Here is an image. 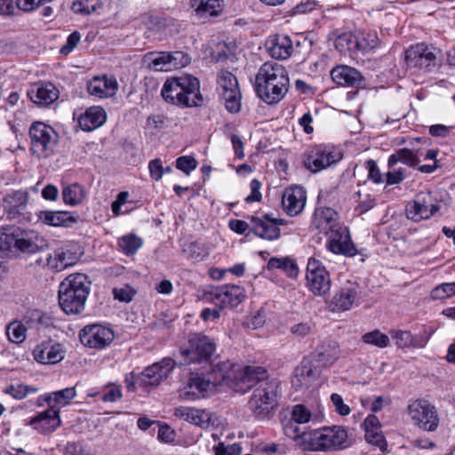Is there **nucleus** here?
Wrapping results in <instances>:
<instances>
[{
  "instance_id": "obj_44",
  "label": "nucleus",
  "mask_w": 455,
  "mask_h": 455,
  "mask_svg": "<svg viewBox=\"0 0 455 455\" xmlns=\"http://www.w3.org/2000/svg\"><path fill=\"white\" fill-rule=\"evenodd\" d=\"M85 188L77 183L70 184L62 190L63 201L66 204L75 206L82 204L86 198Z\"/></svg>"
},
{
  "instance_id": "obj_32",
  "label": "nucleus",
  "mask_w": 455,
  "mask_h": 455,
  "mask_svg": "<svg viewBox=\"0 0 455 455\" xmlns=\"http://www.w3.org/2000/svg\"><path fill=\"white\" fill-rule=\"evenodd\" d=\"M28 95L34 103L48 106L59 98V91L52 84H40L31 87Z\"/></svg>"
},
{
  "instance_id": "obj_63",
  "label": "nucleus",
  "mask_w": 455,
  "mask_h": 455,
  "mask_svg": "<svg viewBox=\"0 0 455 455\" xmlns=\"http://www.w3.org/2000/svg\"><path fill=\"white\" fill-rule=\"evenodd\" d=\"M331 402L338 414L341 416H347L351 412L350 407L344 403L340 395L333 393L331 395Z\"/></svg>"
},
{
  "instance_id": "obj_24",
  "label": "nucleus",
  "mask_w": 455,
  "mask_h": 455,
  "mask_svg": "<svg viewBox=\"0 0 455 455\" xmlns=\"http://www.w3.org/2000/svg\"><path fill=\"white\" fill-rule=\"evenodd\" d=\"M357 285L351 283L341 287L331 299L326 301L328 308L332 312L349 310L357 297Z\"/></svg>"
},
{
  "instance_id": "obj_45",
  "label": "nucleus",
  "mask_w": 455,
  "mask_h": 455,
  "mask_svg": "<svg viewBox=\"0 0 455 455\" xmlns=\"http://www.w3.org/2000/svg\"><path fill=\"white\" fill-rule=\"evenodd\" d=\"M403 163L408 166H416L420 161L416 153L408 148H400L389 156L387 165L393 168L397 163Z\"/></svg>"
},
{
  "instance_id": "obj_8",
  "label": "nucleus",
  "mask_w": 455,
  "mask_h": 455,
  "mask_svg": "<svg viewBox=\"0 0 455 455\" xmlns=\"http://www.w3.org/2000/svg\"><path fill=\"white\" fill-rule=\"evenodd\" d=\"M440 210V204L431 191H421L406 205V216L419 222L428 220Z\"/></svg>"
},
{
  "instance_id": "obj_6",
  "label": "nucleus",
  "mask_w": 455,
  "mask_h": 455,
  "mask_svg": "<svg viewBox=\"0 0 455 455\" xmlns=\"http://www.w3.org/2000/svg\"><path fill=\"white\" fill-rule=\"evenodd\" d=\"M30 150L38 157H48L53 152L58 134L52 127L42 122L34 123L29 129Z\"/></svg>"
},
{
  "instance_id": "obj_47",
  "label": "nucleus",
  "mask_w": 455,
  "mask_h": 455,
  "mask_svg": "<svg viewBox=\"0 0 455 455\" xmlns=\"http://www.w3.org/2000/svg\"><path fill=\"white\" fill-rule=\"evenodd\" d=\"M357 50L368 52L379 47L380 42L375 31H359L356 34Z\"/></svg>"
},
{
  "instance_id": "obj_52",
  "label": "nucleus",
  "mask_w": 455,
  "mask_h": 455,
  "mask_svg": "<svg viewBox=\"0 0 455 455\" xmlns=\"http://www.w3.org/2000/svg\"><path fill=\"white\" fill-rule=\"evenodd\" d=\"M64 455H96V451L88 443L84 441H75L66 443Z\"/></svg>"
},
{
  "instance_id": "obj_21",
  "label": "nucleus",
  "mask_w": 455,
  "mask_h": 455,
  "mask_svg": "<svg viewBox=\"0 0 455 455\" xmlns=\"http://www.w3.org/2000/svg\"><path fill=\"white\" fill-rule=\"evenodd\" d=\"M171 372L169 359L156 363L147 367L138 375V385L142 387L158 386Z\"/></svg>"
},
{
  "instance_id": "obj_16",
  "label": "nucleus",
  "mask_w": 455,
  "mask_h": 455,
  "mask_svg": "<svg viewBox=\"0 0 455 455\" xmlns=\"http://www.w3.org/2000/svg\"><path fill=\"white\" fill-rule=\"evenodd\" d=\"M286 221L283 219L272 218L269 214L262 218H251V230L258 236L267 240H276L280 237L279 226L284 225Z\"/></svg>"
},
{
  "instance_id": "obj_39",
  "label": "nucleus",
  "mask_w": 455,
  "mask_h": 455,
  "mask_svg": "<svg viewBox=\"0 0 455 455\" xmlns=\"http://www.w3.org/2000/svg\"><path fill=\"white\" fill-rule=\"evenodd\" d=\"M390 336L399 347H424L428 340V338L419 339L413 337L410 331L402 330L390 331Z\"/></svg>"
},
{
  "instance_id": "obj_37",
  "label": "nucleus",
  "mask_w": 455,
  "mask_h": 455,
  "mask_svg": "<svg viewBox=\"0 0 455 455\" xmlns=\"http://www.w3.org/2000/svg\"><path fill=\"white\" fill-rule=\"evenodd\" d=\"M175 415L201 427H207L211 419L209 412L191 407L176 408Z\"/></svg>"
},
{
  "instance_id": "obj_38",
  "label": "nucleus",
  "mask_w": 455,
  "mask_h": 455,
  "mask_svg": "<svg viewBox=\"0 0 455 455\" xmlns=\"http://www.w3.org/2000/svg\"><path fill=\"white\" fill-rule=\"evenodd\" d=\"M339 357V349L334 342H328L321 345L311 358L316 366L322 370L323 367L332 364Z\"/></svg>"
},
{
  "instance_id": "obj_31",
  "label": "nucleus",
  "mask_w": 455,
  "mask_h": 455,
  "mask_svg": "<svg viewBox=\"0 0 455 455\" xmlns=\"http://www.w3.org/2000/svg\"><path fill=\"white\" fill-rule=\"evenodd\" d=\"M64 350L60 344L42 343L36 346L33 351L36 362L44 364H54L64 358Z\"/></svg>"
},
{
  "instance_id": "obj_48",
  "label": "nucleus",
  "mask_w": 455,
  "mask_h": 455,
  "mask_svg": "<svg viewBox=\"0 0 455 455\" xmlns=\"http://www.w3.org/2000/svg\"><path fill=\"white\" fill-rule=\"evenodd\" d=\"M291 419L295 423L305 424L310 421H320L321 415L312 412L303 404H297L293 407Z\"/></svg>"
},
{
  "instance_id": "obj_26",
  "label": "nucleus",
  "mask_w": 455,
  "mask_h": 455,
  "mask_svg": "<svg viewBox=\"0 0 455 455\" xmlns=\"http://www.w3.org/2000/svg\"><path fill=\"white\" fill-rule=\"evenodd\" d=\"M77 117L80 128L84 132H92L104 124L107 119L105 110L99 106L87 108L84 113H74Z\"/></svg>"
},
{
  "instance_id": "obj_56",
  "label": "nucleus",
  "mask_w": 455,
  "mask_h": 455,
  "mask_svg": "<svg viewBox=\"0 0 455 455\" xmlns=\"http://www.w3.org/2000/svg\"><path fill=\"white\" fill-rule=\"evenodd\" d=\"M284 434L287 437L297 442V444L299 448L302 449V443L304 442L303 436L308 434V431H302L301 428L298 426V423L290 422L286 424L283 427Z\"/></svg>"
},
{
  "instance_id": "obj_60",
  "label": "nucleus",
  "mask_w": 455,
  "mask_h": 455,
  "mask_svg": "<svg viewBox=\"0 0 455 455\" xmlns=\"http://www.w3.org/2000/svg\"><path fill=\"white\" fill-rule=\"evenodd\" d=\"M130 194L127 191L120 192L116 200L111 204V211L115 217L120 216L128 212V210L123 211L122 208L129 202Z\"/></svg>"
},
{
  "instance_id": "obj_49",
  "label": "nucleus",
  "mask_w": 455,
  "mask_h": 455,
  "mask_svg": "<svg viewBox=\"0 0 455 455\" xmlns=\"http://www.w3.org/2000/svg\"><path fill=\"white\" fill-rule=\"evenodd\" d=\"M361 339L364 344L374 346L378 348H385L390 345L389 337L379 329L364 333Z\"/></svg>"
},
{
  "instance_id": "obj_59",
  "label": "nucleus",
  "mask_w": 455,
  "mask_h": 455,
  "mask_svg": "<svg viewBox=\"0 0 455 455\" xmlns=\"http://www.w3.org/2000/svg\"><path fill=\"white\" fill-rule=\"evenodd\" d=\"M122 390L120 385L115 383H108L103 391L102 401L114 403L122 398Z\"/></svg>"
},
{
  "instance_id": "obj_30",
  "label": "nucleus",
  "mask_w": 455,
  "mask_h": 455,
  "mask_svg": "<svg viewBox=\"0 0 455 455\" xmlns=\"http://www.w3.org/2000/svg\"><path fill=\"white\" fill-rule=\"evenodd\" d=\"M267 49L272 58L286 60L293 52V44L291 39L286 35H275L267 39Z\"/></svg>"
},
{
  "instance_id": "obj_57",
  "label": "nucleus",
  "mask_w": 455,
  "mask_h": 455,
  "mask_svg": "<svg viewBox=\"0 0 455 455\" xmlns=\"http://www.w3.org/2000/svg\"><path fill=\"white\" fill-rule=\"evenodd\" d=\"M315 329L311 321L297 323L291 326L290 331L295 338H304L310 335Z\"/></svg>"
},
{
  "instance_id": "obj_4",
  "label": "nucleus",
  "mask_w": 455,
  "mask_h": 455,
  "mask_svg": "<svg viewBox=\"0 0 455 455\" xmlns=\"http://www.w3.org/2000/svg\"><path fill=\"white\" fill-rule=\"evenodd\" d=\"M302 450L326 451L343 449L348 445L347 432L340 426L327 427L308 431L303 436Z\"/></svg>"
},
{
  "instance_id": "obj_53",
  "label": "nucleus",
  "mask_w": 455,
  "mask_h": 455,
  "mask_svg": "<svg viewBox=\"0 0 455 455\" xmlns=\"http://www.w3.org/2000/svg\"><path fill=\"white\" fill-rule=\"evenodd\" d=\"M356 34L343 33L335 40V46L340 52H358Z\"/></svg>"
},
{
  "instance_id": "obj_9",
  "label": "nucleus",
  "mask_w": 455,
  "mask_h": 455,
  "mask_svg": "<svg viewBox=\"0 0 455 455\" xmlns=\"http://www.w3.org/2000/svg\"><path fill=\"white\" fill-rule=\"evenodd\" d=\"M342 159L341 152L331 146L317 145L306 155L304 164L311 172H318Z\"/></svg>"
},
{
  "instance_id": "obj_40",
  "label": "nucleus",
  "mask_w": 455,
  "mask_h": 455,
  "mask_svg": "<svg viewBox=\"0 0 455 455\" xmlns=\"http://www.w3.org/2000/svg\"><path fill=\"white\" fill-rule=\"evenodd\" d=\"M15 229L12 228H0V257L16 256Z\"/></svg>"
},
{
  "instance_id": "obj_2",
  "label": "nucleus",
  "mask_w": 455,
  "mask_h": 455,
  "mask_svg": "<svg viewBox=\"0 0 455 455\" xmlns=\"http://www.w3.org/2000/svg\"><path fill=\"white\" fill-rule=\"evenodd\" d=\"M289 76L286 68L277 62H265L255 77L257 95L267 104L279 102L288 92Z\"/></svg>"
},
{
  "instance_id": "obj_1",
  "label": "nucleus",
  "mask_w": 455,
  "mask_h": 455,
  "mask_svg": "<svg viewBox=\"0 0 455 455\" xmlns=\"http://www.w3.org/2000/svg\"><path fill=\"white\" fill-rule=\"evenodd\" d=\"M267 377V371L259 366H246L241 377L243 383L255 382L248 404L253 415L259 419L268 418L277 404L279 382Z\"/></svg>"
},
{
  "instance_id": "obj_64",
  "label": "nucleus",
  "mask_w": 455,
  "mask_h": 455,
  "mask_svg": "<svg viewBox=\"0 0 455 455\" xmlns=\"http://www.w3.org/2000/svg\"><path fill=\"white\" fill-rule=\"evenodd\" d=\"M215 455H240L242 448L239 444L233 443L230 445H224L223 443H220L214 447Z\"/></svg>"
},
{
  "instance_id": "obj_11",
  "label": "nucleus",
  "mask_w": 455,
  "mask_h": 455,
  "mask_svg": "<svg viewBox=\"0 0 455 455\" xmlns=\"http://www.w3.org/2000/svg\"><path fill=\"white\" fill-rule=\"evenodd\" d=\"M217 84L226 109L237 113L241 109V92L236 77L228 70H220L217 76Z\"/></svg>"
},
{
  "instance_id": "obj_51",
  "label": "nucleus",
  "mask_w": 455,
  "mask_h": 455,
  "mask_svg": "<svg viewBox=\"0 0 455 455\" xmlns=\"http://www.w3.org/2000/svg\"><path fill=\"white\" fill-rule=\"evenodd\" d=\"M37 391L38 388L21 383L10 384L3 389L4 394L11 395L17 400H21L27 397L28 395L35 394Z\"/></svg>"
},
{
  "instance_id": "obj_22",
  "label": "nucleus",
  "mask_w": 455,
  "mask_h": 455,
  "mask_svg": "<svg viewBox=\"0 0 455 455\" xmlns=\"http://www.w3.org/2000/svg\"><path fill=\"white\" fill-rule=\"evenodd\" d=\"M306 201V190L300 186H291L283 193L282 205L290 216L299 214L305 207Z\"/></svg>"
},
{
  "instance_id": "obj_41",
  "label": "nucleus",
  "mask_w": 455,
  "mask_h": 455,
  "mask_svg": "<svg viewBox=\"0 0 455 455\" xmlns=\"http://www.w3.org/2000/svg\"><path fill=\"white\" fill-rule=\"evenodd\" d=\"M233 364L229 361H224L213 366L212 371L206 374L210 380L215 379L212 382L213 388L217 386L228 382L232 379Z\"/></svg>"
},
{
  "instance_id": "obj_62",
  "label": "nucleus",
  "mask_w": 455,
  "mask_h": 455,
  "mask_svg": "<svg viewBox=\"0 0 455 455\" xmlns=\"http://www.w3.org/2000/svg\"><path fill=\"white\" fill-rule=\"evenodd\" d=\"M80 40L81 34L77 31H74L68 36L67 42L64 45L61 46V48L60 49V52L63 55H68L77 46Z\"/></svg>"
},
{
  "instance_id": "obj_50",
  "label": "nucleus",
  "mask_w": 455,
  "mask_h": 455,
  "mask_svg": "<svg viewBox=\"0 0 455 455\" xmlns=\"http://www.w3.org/2000/svg\"><path fill=\"white\" fill-rule=\"evenodd\" d=\"M8 340L14 344H21L27 337V327L20 321L10 323L6 327Z\"/></svg>"
},
{
  "instance_id": "obj_46",
  "label": "nucleus",
  "mask_w": 455,
  "mask_h": 455,
  "mask_svg": "<svg viewBox=\"0 0 455 455\" xmlns=\"http://www.w3.org/2000/svg\"><path fill=\"white\" fill-rule=\"evenodd\" d=\"M269 270L281 269L289 277H295L298 275L299 268L295 261L290 258H271L267 262Z\"/></svg>"
},
{
  "instance_id": "obj_12",
  "label": "nucleus",
  "mask_w": 455,
  "mask_h": 455,
  "mask_svg": "<svg viewBox=\"0 0 455 455\" xmlns=\"http://www.w3.org/2000/svg\"><path fill=\"white\" fill-rule=\"evenodd\" d=\"M188 348L180 354L184 363L207 362L216 351V343L210 337L197 334L188 340Z\"/></svg>"
},
{
  "instance_id": "obj_13",
  "label": "nucleus",
  "mask_w": 455,
  "mask_h": 455,
  "mask_svg": "<svg viewBox=\"0 0 455 455\" xmlns=\"http://www.w3.org/2000/svg\"><path fill=\"white\" fill-rule=\"evenodd\" d=\"M435 55L425 44H417L405 52L407 69L411 73L430 71L435 67Z\"/></svg>"
},
{
  "instance_id": "obj_61",
  "label": "nucleus",
  "mask_w": 455,
  "mask_h": 455,
  "mask_svg": "<svg viewBox=\"0 0 455 455\" xmlns=\"http://www.w3.org/2000/svg\"><path fill=\"white\" fill-rule=\"evenodd\" d=\"M188 252L189 257L196 261L204 260L209 254L207 249L197 242L188 245Z\"/></svg>"
},
{
  "instance_id": "obj_34",
  "label": "nucleus",
  "mask_w": 455,
  "mask_h": 455,
  "mask_svg": "<svg viewBox=\"0 0 455 455\" xmlns=\"http://www.w3.org/2000/svg\"><path fill=\"white\" fill-rule=\"evenodd\" d=\"M28 204V193L22 190L12 191L3 197V207L10 218H15Z\"/></svg>"
},
{
  "instance_id": "obj_14",
  "label": "nucleus",
  "mask_w": 455,
  "mask_h": 455,
  "mask_svg": "<svg viewBox=\"0 0 455 455\" xmlns=\"http://www.w3.org/2000/svg\"><path fill=\"white\" fill-rule=\"evenodd\" d=\"M79 338L85 347L103 349L114 340L115 333L109 326L95 323L84 326L79 333Z\"/></svg>"
},
{
  "instance_id": "obj_33",
  "label": "nucleus",
  "mask_w": 455,
  "mask_h": 455,
  "mask_svg": "<svg viewBox=\"0 0 455 455\" xmlns=\"http://www.w3.org/2000/svg\"><path fill=\"white\" fill-rule=\"evenodd\" d=\"M365 439L368 443L384 450L387 446L384 435L380 430V422L377 416L370 414L363 421Z\"/></svg>"
},
{
  "instance_id": "obj_43",
  "label": "nucleus",
  "mask_w": 455,
  "mask_h": 455,
  "mask_svg": "<svg viewBox=\"0 0 455 455\" xmlns=\"http://www.w3.org/2000/svg\"><path fill=\"white\" fill-rule=\"evenodd\" d=\"M148 67L154 71L168 72L171 70L170 52H149L145 56Z\"/></svg>"
},
{
  "instance_id": "obj_15",
  "label": "nucleus",
  "mask_w": 455,
  "mask_h": 455,
  "mask_svg": "<svg viewBox=\"0 0 455 455\" xmlns=\"http://www.w3.org/2000/svg\"><path fill=\"white\" fill-rule=\"evenodd\" d=\"M320 374V367L311 358H304L294 370L291 385L296 390L308 388L314 385Z\"/></svg>"
},
{
  "instance_id": "obj_7",
  "label": "nucleus",
  "mask_w": 455,
  "mask_h": 455,
  "mask_svg": "<svg viewBox=\"0 0 455 455\" xmlns=\"http://www.w3.org/2000/svg\"><path fill=\"white\" fill-rule=\"evenodd\" d=\"M408 414L412 423L419 428L433 432L439 424L438 412L428 401L418 399L408 405Z\"/></svg>"
},
{
  "instance_id": "obj_54",
  "label": "nucleus",
  "mask_w": 455,
  "mask_h": 455,
  "mask_svg": "<svg viewBox=\"0 0 455 455\" xmlns=\"http://www.w3.org/2000/svg\"><path fill=\"white\" fill-rule=\"evenodd\" d=\"M100 0H76L71 6L72 11L77 14H91L101 8Z\"/></svg>"
},
{
  "instance_id": "obj_36",
  "label": "nucleus",
  "mask_w": 455,
  "mask_h": 455,
  "mask_svg": "<svg viewBox=\"0 0 455 455\" xmlns=\"http://www.w3.org/2000/svg\"><path fill=\"white\" fill-rule=\"evenodd\" d=\"M196 15L202 19L219 16L223 10V0H190Z\"/></svg>"
},
{
  "instance_id": "obj_55",
  "label": "nucleus",
  "mask_w": 455,
  "mask_h": 455,
  "mask_svg": "<svg viewBox=\"0 0 455 455\" xmlns=\"http://www.w3.org/2000/svg\"><path fill=\"white\" fill-rule=\"evenodd\" d=\"M118 245L124 254H134L141 247L142 240L134 235H128L119 239Z\"/></svg>"
},
{
  "instance_id": "obj_19",
  "label": "nucleus",
  "mask_w": 455,
  "mask_h": 455,
  "mask_svg": "<svg viewBox=\"0 0 455 455\" xmlns=\"http://www.w3.org/2000/svg\"><path fill=\"white\" fill-rule=\"evenodd\" d=\"M245 298L243 288L229 284L216 287L210 292L211 300L220 308L228 306H236Z\"/></svg>"
},
{
  "instance_id": "obj_58",
  "label": "nucleus",
  "mask_w": 455,
  "mask_h": 455,
  "mask_svg": "<svg viewBox=\"0 0 455 455\" xmlns=\"http://www.w3.org/2000/svg\"><path fill=\"white\" fill-rule=\"evenodd\" d=\"M197 167V161L194 156H182L176 160V168L186 175H189Z\"/></svg>"
},
{
  "instance_id": "obj_25",
  "label": "nucleus",
  "mask_w": 455,
  "mask_h": 455,
  "mask_svg": "<svg viewBox=\"0 0 455 455\" xmlns=\"http://www.w3.org/2000/svg\"><path fill=\"white\" fill-rule=\"evenodd\" d=\"M332 81L341 86L363 88L364 78L355 68L347 65H339L331 71Z\"/></svg>"
},
{
  "instance_id": "obj_29",
  "label": "nucleus",
  "mask_w": 455,
  "mask_h": 455,
  "mask_svg": "<svg viewBox=\"0 0 455 455\" xmlns=\"http://www.w3.org/2000/svg\"><path fill=\"white\" fill-rule=\"evenodd\" d=\"M87 90L91 95L98 98H109L114 96L118 90V84L113 76H94L87 84Z\"/></svg>"
},
{
  "instance_id": "obj_17",
  "label": "nucleus",
  "mask_w": 455,
  "mask_h": 455,
  "mask_svg": "<svg viewBox=\"0 0 455 455\" xmlns=\"http://www.w3.org/2000/svg\"><path fill=\"white\" fill-rule=\"evenodd\" d=\"M206 375H196L189 379L188 384L179 390V395L185 400H196L214 393L212 382Z\"/></svg>"
},
{
  "instance_id": "obj_28",
  "label": "nucleus",
  "mask_w": 455,
  "mask_h": 455,
  "mask_svg": "<svg viewBox=\"0 0 455 455\" xmlns=\"http://www.w3.org/2000/svg\"><path fill=\"white\" fill-rule=\"evenodd\" d=\"M78 260V255L74 246L65 245L53 251L47 259L49 267L61 271L68 267L73 266Z\"/></svg>"
},
{
  "instance_id": "obj_20",
  "label": "nucleus",
  "mask_w": 455,
  "mask_h": 455,
  "mask_svg": "<svg viewBox=\"0 0 455 455\" xmlns=\"http://www.w3.org/2000/svg\"><path fill=\"white\" fill-rule=\"evenodd\" d=\"M326 235L328 236L327 247L333 253L348 256L355 254L356 249L347 228L339 226Z\"/></svg>"
},
{
  "instance_id": "obj_23",
  "label": "nucleus",
  "mask_w": 455,
  "mask_h": 455,
  "mask_svg": "<svg viewBox=\"0 0 455 455\" xmlns=\"http://www.w3.org/2000/svg\"><path fill=\"white\" fill-rule=\"evenodd\" d=\"M61 424L60 415L47 409L27 419V425L40 434H51Z\"/></svg>"
},
{
  "instance_id": "obj_10",
  "label": "nucleus",
  "mask_w": 455,
  "mask_h": 455,
  "mask_svg": "<svg viewBox=\"0 0 455 455\" xmlns=\"http://www.w3.org/2000/svg\"><path fill=\"white\" fill-rule=\"evenodd\" d=\"M307 287L315 295L325 297L331 286L329 272L318 259L310 258L307 265Z\"/></svg>"
},
{
  "instance_id": "obj_42",
  "label": "nucleus",
  "mask_w": 455,
  "mask_h": 455,
  "mask_svg": "<svg viewBox=\"0 0 455 455\" xmlns=\"http://www.w3.org/2000/svg\"><path fill=\"white\" fill-rule=\"evenodd\" d=\"M76 396L75 387L51 392V410L60 414V409L68 405Z\"/></svg>"
},
{
  "instance_id": "obj_18",
  "label": "nucleus",
  "mask_w": 455,
  "mask_h": 455,
  "mask_svg": "<svg viewBox=\"0 0 455 455\" xmlns=\"http://www.w3.org/2000/svg\"><path fill=\"white\" fill-rule=\"evenodd\" d=\"M16 255L34 254L47 246L46 239L35 230L15 229Z\"/></svg>"
},
{
  "instance_id": "obj_3",
  "label": "nucleus",
  "mask_w": 455,
  "mask_h": 455,
  "mask_svg": "<svg viewBox=\"0 0 455 455\" xmlns=\"http://www.w3.org/2000/svg\"><path fill=\"white\" fill-rule=\"evenodd\" d=\"M90 292V283L84 274L67 276L59 287V303L68 315L80 314L85 306Z\"/></svg>"
},
{
  "instance_id": "obj_35",
  "label": "nucleus",
  "mask_w": 455,
  "mask_h": 455,
  "mask_svg": "<svg viewBox=\"0 0 455 455\" xmlns=\"http://www.w3.org/2000/svg\"><path fill=\"white\" fill-rule=\"evenodd\" d=\"M36 216L43 224L52 227H71L76 222V218L68 212L40 211Z\"/></svg>"
},
{
  "instance_id": "obj_27",
  "label": "nucleus",
  "mask_w": 455,
  "mask_h": 455,
  "mask_svg": "<svg viewBox=\"0 0 455 455\" xmlns=\"http://www.w3.org/2000/svg\"><path fill=\"white\" fill-rule=\"evenodd\" d=\"M312 225L324 235H328L340 226L337 212L330 207L317 208L313 216Z\"/></svg>"
},
{
  "instance_id": "obj_5",
  "label": "nucleus",
  "mask_w": 455,
  "mask_h": 455,
  "mask_svg": "<svg viewBox=\"0 0 455 455\" xmlns=\"http://www.w3.org/2000/svg\"><path fill=\"white\" fill-rule=\"evenodd\" d=\"M172 103L181 107H197L203 101L199 80L188 74L172 76Z\"/></svg>"
}]
</instances>
